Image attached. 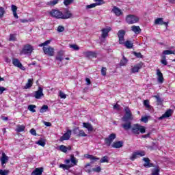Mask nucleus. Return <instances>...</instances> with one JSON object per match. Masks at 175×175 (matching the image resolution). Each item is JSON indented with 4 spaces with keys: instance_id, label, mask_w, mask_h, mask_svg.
Instances as JSON below:
<instances>
[{
    "instance_id": "obj_10",
    "label": "nucleus",
    "mask_w": 175,
    "mask_h": 175,
    "mask_svg": "<svg viewBox=\"0 0 175 175\" xmlns=\"http://www.w3.org/2000/svg\"><path fill=\"white\" fill-rule=\"evenodd\" d=\"M12 64L14 65V66L18 68L21 70H25V67L23 66V64H21V62H20V60H18V59L17 58L12 59Z\"/></svg>"
},
{
    "instance_id": "obj_49",
    "label": "nucleus",
    "mask_w": 175,
    "mask_h": 175,
    "mask_svg": "<svg viewBox=\"0 0 175 175\" xmlns=\"http://www.w3.org/2000/svg\"><path fill=\"white\" fill-rule=\"evenodd\" d=\"M141 122H144L145 124H147V122H148V116H143L141 119H140Z\"/></svg>"
},
{
    "instance_id": "obj_63",
    "label": "nucleus",
    "mask_w": 175,
    "mask_h": 175,
    "mask_svg": "<svg viewBox=\"0 0 175 175\" xmlns=\"http://www.w3.org/2000/svg\"><path fill=\"white\" fill-rule=\"evenodd\" d=\"M31 135H33V136H36V130L35 129H31L30 130Z\"/></svg>"
},
{
    "instance_id": "obj_27",
    "label": "nucleus",
    "mask_w": 175,
    "mask_h": 175,
    "mask_svg": "<svg viewBox=\"0 0 175 175\" xmlns=\"http://www.w3.org/2000/svg\"><path fill=\"white\" fill-rule=\"evenodd\" d=\"M43 173V167L36 168L31 173V175H42Z\"/></svg>"
},
{
    "instance_id": "obj_17",
    "label": "nucleus",
    "mask_w": 175,
    "mask_h": 175,
    "mask_svg": "<svg viewBox=\"0 0 175 175\" xmlns=\"http://www.w3.org/2000/svg\"><path fill=\"white\" fill-rule=\"evenodd\" d=\"M172 114H173V110L168 109L167 110L164 114H163L160 118L159 120H163V118H169V117H172Z\"/></svg>"
},
{
    "instance_id": "obj_47",
    "label": "nucleus",
    "mask_w": 175,
    "mask_h": 175,
    "mask_svg": "<svg viewBox=\"0 0 175 175\" xmlns=\"http://www.w3.org/2000/svg\"><path fill=\"white\" fill-rule=\"evenodd\" d=\"M74 1L75 0H64V4L65 5V6H69V5H72V3H73Z\"/></svg>"
},
{
    "instance_id": "obj_1",
    "label": "nucleus",
    "mask_w": 175,
    "mask_h": 175,
    "mask_svg": "<svg viewBox=\"0 0 175 175\" xmlns=\"http://www.w3.org/2000/svg\"><path fill=\"white\" fill-rule=\"evenodd\" d=\"M49 15L57 20H69L73 17V14L69 8H64L62 11L53 9L49 12Z\"/></svg>"
},
{
    "instance_id": "obj_35",
    "label": "nucleus",
    "mask_w": 175,
    "mask_h": 175,
    "mask_svg": "<svg viewBox=\"0 0 175 175\" xmlns=\"http://www.w3.org/2000/svg\"><path fill=\"white\" fill-rule=\"evenodd\" d=\"M137 158H139L138 157V156H137V153L136 152V151L135 152H133V154H132V155L129 157V159L131 160V161H135V159H137Z\"/></svg>"
},
{
    "instance_id": "obj_28",
    "label": "nucleus",
    "mask_w": 175,
    "mask_h": 175,
    "mask_svg": "<svg viewBox=\"0 0 175 175\" xmlns=\"http://www.w3.org/2000/svg\"><path fill=\"white\" fill-rule=\"evenodd\" d=\"M153 98H155V99L157 100V106H161L162 105V103L163 102V100H162V98H161V96L159 95H154L152 96Z\"/></svg>"
},
{
    "instance_id": "obj_42",
    "label": "nucleus",
    "mask_w": 175,
    "mask_h": 175,
    "mask_svg": "<svg viewBox=\"0 0 175 175\" xmlns=\"http://www.w3.org/2000/svg\"><path fill=\"white\" fill-rule=\"evenodd\" d=\"M78 136L79 137H87V134H85V133L84 132L83 130H79Z\"/></svg>"
},
{
    "instance_id": "obj_7",
    "label": "nucleus",
    "mask_w": 175,
    "mask_h": 175,
    "mask_svg": "<svg viewBox=\"0 0 175 175\" xmlns=\"http://www.w3.org/2000/svg\"><path fill=\"white\" fill-rule=\"evenodd\" d=\"M125 33H126V31H125L124 29H120L118 31L117 35L119 39V44H124V41L125 40L124 36H125Z\"/></svg>"
},
{
    "instance_id": "obj_24",
    "label": "nucleus",
    "mask_w": 175,
    "mask_h": 175,
    "mask_svg": "<svg viewBox=\"0 0 175 175\" xmlns=\"http://www.w3.org/2000/svg\"><path fill=\"white\" fill-rule=\"evenodd\" d=\"M84 157L86 158L87 159H90V161H93V162H96V161H99L98 157L88 154H84Z\"/></svg>"
},
{
    "instance_id": "obj_41",
    "label": "nucleus",
    "mask_w": 175,
    "mask_h": 175,
    "mask_svg": "<svg viewBox=\"0 0 175 175\" xmlns=\"http://www.w3.org/2000/svg\"><path fill=\"white\" fill-rule=\"evenodd\" d=\"M144 106L146 109H151V105H150V100H144Z\"/></svg>"
},
{
    "instance_id": "obj_29",
    "label": "nucleus",
    "mask_w": 175,
    "mask_h": 175,
    "mask_svg": "<svg viewBox=\"0 0 175 175\" xmlns=\"http://www.w3.org/2000/svg\"><path fill=\"white\" fill-rule=\"evenodd\" d=\"M123 44H124L126 49H132L133 47V43H132V41L126 40L125 42L124 40Z\"/></svg>"
},
{
    "instance_id": "obj_21",
    "label": "nucleus",
    "mask_w": 175,
    "mask_h": 175,
    "mask_svg": "<svg viewBox=\"0 0 175 175\" xmlns=\"http://www.w3.org/2000/svg\"><path fill=\"white\" fill-rule=\"evenodd\" d=\"M32 85H33V79H29L23 88L24 90H29Z\"/></svg>"
},
{
    "instance_id": "obj_43",
    "label": "nucleus",
    "mask_w": 175,
    "mask_h": 175,
    "mask_svg": "<svg viewBox=\"0 0 175 175\" xmlns=\"http://www.w3.org/2000/svg\"><path fill=\"white\" fill-rule=\"evenodd\" d=\"M161 63L164 65L165 66H166V65H167V61H166V55H163L161 60Z\"/></svg>"
},
{
    "instance_id": "obj_50",
    "label": "nucleus",
    "mask_w": 175,
    "mask_h": 175,
    "mask_svg": "<svg viewBox=\"0 0 175 175\" xmlns=\"http://www.w3.org/2000/svg\"><path fill=\"white\" fill-rule=\"evenodd\" d=\"M96 4H97V6H100V5H105L104 0H94Z\"/></svg>"
},
{
    "instance_id": "obj_4",
    "label": "nucleus",
    "mask_w": 175,
    "mask_h": 175,
    "mask_svg": "<svg viewBox=\"0 0 175 175\" xmlns=\"http://www.w3.org/2000/svg\"><path fill=\"white\" fill-rule=\"evenodd\" d=\"M126 22L127 24H136V23H139V17L132 14L127 15Z\"/></svg>"
},
{
    "instance_id": "obj_20",
    "label": "nucleus",
    "mask_w": 175,
    "mask_h": 175,
    "mask_svg": "<svg viewBox=\"0 0 175 175\" xmlns=\"http://www.w3.org/2000/svg\"><path fill=\"white\" fill-rule=\"evenodd\" d=\"M64 54L63 51H59L57 52V55L55 57V59L57 61H59V62H62L64 61Z\"/></svg>"
},
{
    "instance_id": "obj_30",
    "label": "nucleus",
    "mask_w": 175,
    "mask_h": 175,
    "mask_svg": "<svg viewBox=\"0 0 175 175\" xmlns=\"http://www.w3.org/2000/svg\"><path fill=\"white\" fill-rule=\"evenodd\" d=\"M128 64V59L125 57V56L122 57V59L120 60V66H125Z\"/></svg>"
},
{
    "instance_id": "obj_11",
    "label": "nucleus",
    "mask_w": 175,
    "mask_h": 175,
    "mask_svg": "<svg viewBox=\"0 0 175 175\" xmlns=\"http://www.w3.org/2000/svg\"><path fill=\"white\" fill-rule=\"evenodd\" d=\"M83 54L86 58H96L98 57V53L92 51H84Z\"/></svg>"
},
{
    "instance_id": "obj_51",
    "label": "nucleus",
    "mask_w": 175,
    "mask_h": 175,
    "mask_svg": "<svg viewBox=\"0 0 175 175\" xmlns=\"http://www.w3.org/2000/svg\"><path fill=\"white\" fill-rule=\"evenodd\" d=\"M59 96L61 98V99H66V94L62 92V91H59Z\"/></svg>"
},
{
    "instance_id": "obj_36",
    "label": "nucleus",
    "mask_w": 175,
    "mask_h": 175,
    "mask_svg": "<svg viewBox=\"0 0 175 175\" xmlns=\"http://www.w3.org/2000/svg\"><path fill=\"white\" fill-rule=\"evenodd\" d=\"M47 110H49V106L46 105H44L40 109V113H46Z\"/></svg>"
},
{
    "instance_id": "obj_37",
    "label": "nucleus",
    "mask_w": 175,
    "mask_h": 175,
    "mask_svg": "<svg viewBox=\"0 0 175 175\" xmlns=\"http://www.w3.org/2000/svg\"><path fill=\"white\" fill-rule=\"evenodd\" d=\"M17 132H24L25 131V126L18 124L17 126Z\"/></svg>"
},
{
    "instance_id": "obj_19",
    "label": "nucleus",
    "mask_w": 175,
    "mask_h": 175,
    "mask_svg": "<svg viewBox=\"0 0 175 175\" xmlns=\"http://www.w3.org/2000/svg\"><path fill=\"white\" fill-rule=\"evenodd\" d=\"M124 146V142L122 141H117L113 143L112 147L113 148H121V147H123Z\"/></svg>"
},
{
    "instance_id": "obj_64",
    "label": "nucleus",
    "mask_w": 175,
    "mask_h": 175,
    "mask_svg": "<svg viewBox=\"0 0 175 175\" xmlns=\"http://www.w3.org/2000/svg\"><path fill=\"white\" fill-rule=\"evenodd\" d=\"M150 136H151V133H148L147 134L142 135V137L143 139H148Z\"/></svg>"
},
{
    "instance_id": "obj_46",
    "label": "nucleus",
    "mask_w": 175,
    "mask_h": 175,
    "mask_svg": "<svg viewBox=\"0 0 175 175\" xmlns=\"http://www.w3.org/2000/svg\"><path fill=\"white\" fill-rule=\"evenodd\" d=\"M51 42V40H48L43 43L40 44L39 47H44V46H47L48 44H50Z\"/></svg>"
},
{
    "instance_id": "obj_58",
    "label": "nucleus",
    "mask_w": 175,
    "mask_h": 175,
    "mask_svg": "<svg viewBox=\"0 0 175 175\" xmlns=\"http://www.w3.org/2000/svg\"><path fill=\"white\" fill-rule=\"evenodd\" d=\"M100 170H102V168H100V166H98L96 168H92L93 172H96V173H99L100 172Z\"/></svg>"
},
{
    "instance_id": "obj_6",
    "label": "nucleus",
    "mask_w": 175,
    "mask_h": 175,
    "mask_svg": "<svg viewBox=\"0 0 175 175\" xmlns=\"http://www.w3.org/2000/svg\"><path fill=\"white\" fill-rule=\"evenodd\" d=\"M42 50L44 53L49 57H53L54 55V48L51 46H49L48 47L44 46Z\"/></svg>"
},
{
    "instance_id": "obj_40",
    "label": "nucleus",
    "mask_w": 175,
    "mask_h": 175,
    "mask_svg": "<svg viewBox=\"0 0 175 175\" xmlns=\"http://www.w3.org/2000/svg\"><path fill=\"white\" fill-rule=\"evenodd\" d=\"M70 161L73 163V165H77V159H76V157H75V155L73 154L70 155Z\"/></svg>"
},
{
    "instance_id": "obj_15",
    "label": "nucleus",
    "mask_w": 175,
    "mask_h": 175,
    "mask_svg": "<svg viewBox=\"0 0 175 175\" xmlns=\"http://www.w3.org/2000/svg\"><path fill=\"white\" fill-rule=\"evenodd\" d=\"M143 161H145L144 163V167H154V164L151 163V161L148 157H144L143 159Z\"/></svg>"
},
{
    "instance_id": "obj_38",
    "label": "nucleus",
    "mask_w": 175,
    "mask_h": 175,
    "mask_svg": "<svg viewBox=\"0 0 175 175\" xmlns=\"http://www.w3.org/2000/svg\"><path fill=\"white\" fill-rule=\"evenodd\" d=\"M36 144H38V146H41V147H44L46 146V142L43 139H40L36 142Z\"/></svg>"
},
{
    "instance_id": "obj_39",
    "label": "nucleus",
    "mask_w": 175,
    "mask_h": 175,
    "mask_svg": "<svg viewBox=\"0 0 175 175\" xmlns=\"http://www.w3.org/2000/svg\"><path fill=\"white\" fill-rule=\"evenodd\" d=\"M100 163H109V157L107 156H104L100 160Z\"/></svg>"
},
{
    "instance_id": "obj_45",
    "label": "nucleus",
    "mask_w": 175,
    "mask_h": 175,
    "mask_svg": "<svg viewBox=\"0 0 175 175\" xmlns=\"http://www.w3.org/2000/svg\"><path fill=\"white\" fill-rule=\"evenodd\" d=\"M17 40V38H16V34H10L9 41L10 42H16Z\"/></svg>"
},
{
    "instance_id": "obj_48",
    "label": "nucleus",
    "mask_w": 175,
    "mask_h": 175,
    "mask_svg": "<svg viewBox=\"0 0 175 175\" xmlns=\"http://www.w3.org/2000/svg\"><path fill=\"white\" fill-rule=\"evenodd\" d=\"M70 49H73V50H75L76 51L80 50V47H79V46L76 44H70Z\"/></svg>"
},
{
    "instance_id": "obj_8",
    "label": "nucleus",
    "mask_w": 175,
    "mask_h": 175,
    "mask_svg": "<svg viewBox=\"0 0 175 175\" xmlns=\"http://www.w3.org/2000/svg\"><path fill=\"white\" fill-rule=\"evenodd\" d=\"M144 66V63L140 62L139 63L135 64L131 69V73H139V70Z\"/></svg>"
},
{
    "instance_id": "obj_44",
    "label": "nucleus",
    "mask_w": 175,
    "mask_h": 175,
    "mask_svg": "<svg viewBox=\"0 0 175 175\" xmlns=\"http://www.w3.org/2000/svg\"><path fill=\"white\" fill-rule=\"evenodd\" d=\"M164 55H170L171 54H174V51L170 50H165L163 51Z\"/></svg>"
},
{
    "instance_id": "obj_56",
    "label": "nucleus",
    "mask_w": 175,
    "mask_h": 175,
    "mask_svg": "<svg viewBox=\"0 0 175 175\" xmlns=\"http://www.w3.org/2000/svg\"><path fill=\"white\" fill-rule=\"evenodd\" d=\"M4 14H5V8L1 7L0 8V18H2Z\"/></svg>"
},
{
    "instance_id": "obj_9",
    "label": "nucleus",
    "mask_w": 175,
    "mask_h": 175,
    "mask_svg": "<svg viewBox=\"0 0 175 175\" xmlns=\"http://www.w3.org/2000/svg\"><path fill=\"white\" fill-rule=\"evenodd\" d=\"M33 51V49L31 44H26L21 51V54H31Z\"/></svg>"
},
{
    "instance_id": "obj_34",
    "label": "nucleus",
    "mask_w": 175,
    "mask_h": 175,
    "mask_svg": "<svg viewBox=\"0 0 175 175\" xmlns=\"http://www.w3.org/2000/svg\"><path fill=\"white\" fill-rule=\"evenodd\" d=\"M135 152H137V155L138 156V158H140L142 157H145L146 155V151L144 150H138Z\"/></svg>"
},
{
    "instance_id": "obj_22",
    "label": "nucleus",
    "mask_w": 175,
    "mask_h": 175,
    "mask_svg": "<svg viewBox=\"0 0 175 175\" xmlns=\"http://www.w3.org/2000/svg\"><path fill=\"white\" fill-rule=\"evenodd\" d=\"M83 128H86L89 132H92L94 131V127L92 126V124L90 122H83Z\"/></svg>"
},
{
    "instance_id": "obj_2",
    "label": "nucleus",
    "mask_w": 175,
    "mask_h": 175,
    "mask_svg": "<svg viewBox=\"0 0 175 175\" xmlns=\"http://www.w3.org/2000/svg\"><path fill=\"white\" fill-rule=\"evenodd\" d=\"M121 126L124 129V131H129L131 129L133 135H140V133L143 135V133H146V127L144 126L139 124H134L132 126V122L123 123Z\"/></svg>"
},
{
    "instance_id": "obj_26",
    "label": "nucleus",
    "mask_w": 175,
    "mask_h": 175,
    "mask_svg": "<svg viewBox=\"0 0 175 175\" xmlns=\"http://www.w3.org/2000/svg\"><path fill=\"white\" fill-rule=\"evenodd\" d=\"M157 75L158 76L159 83H163V74L161 72V70H157Z\"/></svg>"
},
{
    "instance_id": "obj_62",
    "label": "nucleus",
    "mask_w": 175,
    "mask_h": 175,
    "mask_svg": "<svg viewBox=\"0 0 175 175\" xmlns=\"http://www.w3.org/2000/svg\"><path fill=\"white\" fill-rule=\"evenodd\" d=\"M4 91H6V88L3 86H0V95H2Z\"/></svg>"
},
{
    "instance_id": "obj_14",
    "label": "nucleus",
    "mask_w": 175,
    "mask_h": 175,
    "mask_svg": "<svg viewBox=\"0 0 175 175\" xmlns=\"http://www.w3.org/2000/svg\"><path fill=\"white\" fill-rule=\"evenodd\" d=\"M110 31H111V27H108L107 28H103L101 30L102 34L101 36L103 39H106V38H107V36H109V32H110Z\"/></svg>"
},
{
    "instance_id": "obj_32",
    "label": "nucleus",
    "mask_w": 175,
    "mask_h": 175,
    "mask_svg": "<svg viewBox=\"0 0 175 175\" xmlns=\"http://www.w3.org/2000/svg\"><path fill=\"white\" fill-rule=\"evenodd\" d=\"M35 109H36V105H29L28 106V110L31 111V113H36V110Z\"/></svg>"
},
{
    "instance_id": "obj_5",
    "label": "nucleus",
    "mask_w": 175,
    "mask_h": 175,
    "mask_svg": "<svg viewBox=\"0 0 175 175\" xmlns=\"http://www.w3.org/2000/svg\"><path fill=\"white\" fill-rule=\"evenodd\" d=\"M117 137V135L116 133H111L108 137L105 138L104 141L107 146V147H110L111 146V144L113 143V140Z\"/></svg>"
},
{
    "instance_id": "obj_55",
    "label": "nucleus",
    "mask_w": 175,
    "mask_h": 175,
    "mask_svg": "<svg viewBox=\"0 0 175 175\" xmlns=\"http://www.w3.org/2000/svg\"><path fill=\"white\" fill-rule=\"evenodd\" d=\"M96 6L98 5L97 4H96V3H92L90 5H86V9H92V8H96Z\"/></svg>"
},
{
    "instance_id": "obj_53",
    "label": "nucleus",
    "mask_w": 175,
    "mask_h": 175,
    "mask_svg": "<svg viewBox=\"0 0 175 175\" xmlns=\"http://www.w3.org/2000/svg\"><path fill=\"white\" fill-rule=\"evenodd\" d=\"M133 55L136 56L137 58H143V55L140 52H133Z\"/></svg>"
},
{
    "instance_id": "obj_12",
    "label": "nucleus",
    "mask_w": 175,
    "mask_h": 175,
    "mask_svg": "<svg viewBox=\"0 0 175 175\" xmlns=\"http://www.w3.org/2000/svg\"><path fill=\"white\" fill-rule=\"evenodd\" d=\"M72 136V130L68 129L67 131L60 137L59 142H64V140H69Z\"/></svg>"
},
{
    "instance_id": "obj_61",
    "label": "nucleus",
    "mask_w": 175,
    "mask_h": 175,
    "mask_svg": "<svg viewBox=\"0 0 175 175\" xmlns=\"http://www.w3.org/2000/svg\"><path fill=\"white\" fill-rule=\"evenodd\" d=\"M11 9H12V13L17 12V6L14 5H11Z\"/></svg>"
},
{
    "instance_id": "obj_33",
    "label": "nucleus",
    "mask_w": 175,
    "mask_h": 175,
    "mask_svg": "<svg viewBox=\"0 0 175 175\" xmlns=\"http://www.w3.org/2000/svg\"><path fill=\"white\" fill-rule=\"evenodd\" d=\"M58 150L59 151H62V152H64L65 154L68 152L66 146H65L64 145L59 146Z\"/></svg>"
},
{
    "instance_id": "obj_54",
    "label": "nucleus",
    "mask_w": 175,
    "mask_h": 175,
    "mask_svg": "<svg viewBox=\"0 0 175 175\" xmlns=\"http://www.w3.org/2000/svg\"><path fill=\"white\" fill-rule=\"evenodd\" d=\"M64 31H65V27L59 25L57 27V32H64Z\"/></svg>"
},
{
    "instance_id": "obj_59",
    "label": "nucleus",
    "mask_w": 175,
    "mask_h": 175,
    "mask_svg": "<svg viewBox=\"0 0 175 175\" xmlns=\"http://www.w3.org/2000/svg\"><path fill=\"white\" fill-rule=\"evenodd\" d=\"M58 2H59V0H53L49 2V5H51V6H55V5H57Z\"/></svg>"
},
{
    "instance_id": "obj_13",
    "label": "nucleus",
    "mask_w": 175,
    "mask_h": 175,
    "mask_svg": "<svg viewBox=\"0 0 175 175\" xmlns=\"http://www.w3.org/2000/svg\"><path fill=\"white\" fill-rule=\"evenodd\" d=\"M154 24L156 25H165V27L167 28L169 22L163 21V18H157L154 20Z\"/></svg>"
},
{
    "instance_id": "obj_25",
    "label": "nucleus",
    "mask_w": 175,
    "mask_h": 175,
    "mask_svg": "<svg viewBox=\"0 0 175 175\" xmlns=\"http://www.w3.org/2000/svg\"><path fill=\"white\" fill-rule=\"evenodd\" d=\"M131 31L135 33L137 35H139L142 32V29H140L139 26L133 25L131 27Z\"/></svg>"
},
{
    "instance_id": "obj_23",
    "label": "nucleus",
    "mask_w": 175,
    "mask_h": 175,
    "mask_svg": "<svg viewBox=\"0 0 175 175\" xmlns=\"http://www.w3.org/2000/svg\"><path fill=\"white\" fill-rule=\"evenodd\" d=\"M8 161H9V157L6 156V154H5V152H3L1 154V165L3 166V165H5L6 162H8Z\"/></svg>"
},
{
    "instance_id": "obj_3",
    "label": "nucleus",
    "mask_w": 175,
    "mask_h": 175,
    "mask_svg": "<svg viewBox=\"0 0 175 175\" xmlns=\"http://www.w3.org/2000/svg\"><path fill=\"white\" fill-rule=\"evenodd\" d=\"M125 115L122 118V121L126 124V122H131L132 120H133V116H132V112H131V109L129 107H126L124 108Z\"/></svg>"
},
{
    "instance_id": "obj_16",
    "label": "nucleus",
    "mask_w": 175,
    "mask_h": 175,
    "mask_svg": "<svg viewBox=\"0 0 175 175\" xmlns=\"http://www.w3.org/2000/svg\"><path fill=\"white\" fill-rule=\"evenodd\" d=\"M43 95V88L39 87L38 90L35 92L34 97L36 98V99H40V98H42Z\"/></svg>"
},
{
    "instance_id": "obj_52",
    "label": "nucleus",
    "mask_w": 175,
    "mask_h": 175,
    "mask_svg": "<svg viewBox=\"0 0 175 175\" xmlns=\"http://www.w3.org/2000/svg\"><path fill=\"white\" fill-rule=\"evenodd\" d=\"M107 72V68H106V67H103L101 68L102 76H106Z\"/></svg>"
},
{
    "instance_id": "obj_60",
    "label": "nucleus",
    "mask_w": 175,
    "mask_h": 175,
    "mask_svg": "<svg viewBox=\"0 0 175 175\" xmlns=\"http://www.w3.org/2000/svg\"><path fill=\"white\" fill-rule=\"evenodd\" d=\"M159 172H160V170L159 168L157 169H155L152 173V175H159Z\"/></svg>"
},
{
    "instance_id": "obj_18",
    "label": "nucleus",
    "mask_w": 175,
    "mask_h": 175,
    "mask_svg": "<svg viewBox=\"0 0 175 175\" xmlns=\"http://www.w3.org/2000/svg\"><path fill=\"white\" fill-rule=\"evenodd\" d=\"M112 12L114 13L116 16H121L122 14V11L117 6H113L112 9Z\"/></svg>"
},
{
    "instance_id": "obj_31",
    "label": "nucleus",
    "mask_w": 175,
    "mask_h": 175,
    "mask_svg": "<svg viewBox=\"0 0 175 175\" xmlns=\"http://www.w3.org/2000/svg\"><path fill=\"white\" fill-rule=\"evenodd\" d=\"M73 165H65V164H60L59 167L62 169H64V170H69L70 167H72Z\"/></svg>"
},
{
    "instance_id": "obj_57",
    "label": "nucleus",
    "mask_w": 175,
    "mask_h": 175,
    "mask_svg": "<svg viewBox=\"0 0 175 175\" xmlns=\"http://www.w3.org/2000/svg\"><path fill=\"white\" fill-rule=\"evenodd\" d=\"M8 174H9V170H0V175H8Z\"/></svg>"
}]
</instances>
